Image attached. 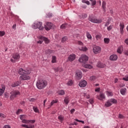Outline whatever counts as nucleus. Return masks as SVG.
I'll list each match as a JSON object with an SVG mask.
<instances>
[{"instance_id":"obj_1","label":"nucleus","mask_w":128,"mask_h":128,"mask_svg":"<svg viewBox=\"0 0 128 128\" xmlns=\"http://www.w3.org/2000/svg\"><path fill=\"white\" fill-rule=\"evenodd\" d=\"M18 72L20 74H21L20 76V80H30V77L28 75L30 74V70L20 68L18 70Z\"/></svg>"},{"instance_id":"obj_2","label":"nucleus","mask_w":128,"mask_h":128,"mask_svg":"<svg viewBox=\"0 0 128 128\" xmlns=\"http://www.w3.org/2000/svg\"><path fill=\"white\" fill-rule=\"evenodd\" d=\"M46 82L45 80H38L36 84V86L38 90H42V88H44L46 86Z\"/></svg>"},{"instance_id":"obj_3","label":"nucleus","mask_w":128,"mask_h":128,"mask_svg":"<svg viewBox=\"0 0 128 128\" xmlns=\"http://www.w3.org/2000/svg\"><path fill=\"white\" fill-rule=\"evenodd\" d=\"M20 118L22 120V122L23 124H34L36 122V120H26L24 118H26V116L24 114H22L20 116Z\"/></svg>"},{"instance_id":"obj_4","label":"nucleus","mask_w":128,"mask_h":128,"mask_svg":"<svg viewBox=\"0 0 128 128\" xmlns=\"http://www.w3.org/2000/svg\"><path fill=\"white\" fill-rule=\"evenodd\" d=\"M33 28L35 30L38 28L40 30H44V26H42V22H36L33 24Z\"/></svg>"},{"instance_id":"obj_5","label":"nucleus","mask_w":128,"mask_h":128,"mask_svg":"<svg viewBox=\"0 0 128 128\" xmlns=\"http://www.w3.org/2000/svg\"><path fill=\"white\" fill-rule=\"evenodd\" d=\"M88 20L90 22H94V24H100V22H102V20L96 19V18L93 16H89Z\"/></svg>"},{"instance_id":"obj_6","label":"nucleus","mask_w":128,"mask_h":128,"mask_svg":"<svg viewBox=\"0 0 128 128\" xmlns=\"http://www.w3.org/2000/svg\"><path fill=\"white\" fill-rule=\"evenodd\" d=\"M20 92H18V90H14V91H12L10 92V99L12 100H14V98H17V96H20Z\"/></svg>"},{"instance_id":"obj_7","label":"nucleus","mask_w":128,"mask_h":128,"mask_svg":"<svg viewBox=\"0 0 128 128\" xmlns=\"http://www.w3.org/2000/svg\"><path fill=\"white\" fill-rule=\"evenodd\" d=\"M117 101L116 99L112 98L108 100L106 102L105 104V106L108 108L112 104H116Z\"/></svg>"},{"instance_id":"obj_8","label":"nucleus","mask_w":128,"mask_h":128,"mask_svg":"<svg viewBox=\"0 0 128 128\" xmlns=\"http://www.w3.org/2000/svg\"><path fill=\"white\" fill-rule=\"evenodd\" d=\"M88 60V57L84 54H82L81 57L79 58L78 61L80 62H86Z\"/></svg>"},{"instance_id":"obj_9","label":"nucleus","mask_w":128,"mask_h":128,"mask_svg":"<svg viewBox=\"0 0 128 128\" xmlns=\"http://www.w3.org/2000/svg\"><path fill=\"white\" fill-rule=\"evenodd\" d=\"M12 58L14 59L11 58V62H16V60H18L19 58H20V56L18 54L15 53L12 56Z\"/></svg>"},{"instance_id":"obj_10","label":"nucleus","mask_w":128,"mask_h":128,"mask_svg":"<svg viewBox=\"0 0 128 128\" xmlns=\"http://www.w3.org/2000/svg\"><path fill=\"white\" fill-rule=\"evenodd\" d=\"M102 52V48L99 46H95L93 48V52L95 54H98Z\"/></svg>"},{"instance_id":"obj_11","label":"nucleus","mask_w":128,"mask_h":128,"mask_svg":"<svg viewBox=\"0 0 128 128\" xmlns=\"http://www.w3.org/2000/svg\"><path fill=\"white\" fill-rule=\"evenodd\" d=\"M82 73L80 71H77L76 73V80H80L82 78Z\"/></svg>"},{"instance_id":"obj_12","label":"nucleus","mask_w":128,"mask_h":128,"mask_svg":"<svg viewBox=\"0 0 128 128\" xmlns=\"http://www.w3.org/2000/svg\"><path fill=\"white\" fill-rule=\"evenodd\" d=\"M76 60V54H71L69 56L68 58V62H74Z\"/></svg>"},{"instance_id":"obj_13","label":"nucleus","mask_w":128,"mask_h":128,"mask_svg":"<svg viewBox=\"0 0 128 128\" xmlns=\"http://www.w3.org/2000/svg\"><path fill=\"white\" fill-rule=\"evenodd\" d=\"M96 98L100 100H102L106 98V96L104 93H100L99 96H96Z\"/></svg>"},{"instance_id":"obj_14","label":"nucleus","mask_w":128,"mask_h":128,"mask_svg":"<svg viewBox=\"0 0 128 128\" xmlns=\"http://www.w3.org/2000/svg\"><path fill=\"white\" fill-rule=\"evenodd\" d=\"M120 33L121 34H124V22H120Z\"/></svg>"},{"instance_id":"obj_15","label":"nucleus","mask_w":128,"mask_h":128,"mask_svg":"<svg viewBox=\"0 0 128 128\" xmlns=\"http://www.w3.org/2000/svg\"><path fill=\"white\" fill-rule=\"evenodd\" d=\"M52 24L50 22H47L46 25L45 26L44 28L46 30H50L52 28Z\"/></svg>"},{"instance_id":"obj_16","label":"nucleus","mask_w":128,"mask_h":128,"mask_svg":"<svg viewBox=\"0 0 128 128\" xmlns=\"http://www.w3.org/2000/svg\"><path fill=\"white\" fill-rule=\"evenodd\" d=\"M86 86V81L83 80H81L79 84V86L80 88H84Z\"/></svg>"},{"instance_id":"obj_17","label":"nucleus","mask_w":128,"mask_h":128,"mask_svg":"<svg viewBox=\"0 0 128 128\" xmlns=\"http://www.w3.org/2000/svg\"><path fill=\"white\" fill-rule=\"evenodd\" d=\"M40 40H44L45 44H48L50 42V40H48V38L44 36H40Z\"/></svg>"},{"instance_id":"obj_18","label":"nucleus","mask_w":128,"mask_h":128,"mask_svg":"<svg viewBox=\"0 0 128 128\" xmlns=\"http://www.w3.org/2000/svg\"><path fill=\"white\" fill-rule=\"evenodd\" d=\"M97 66L100 68H106V64H102L101 62H98L97 64Z\"/></svg>"},{"instance_id":"obj_19","label":"nucleus","mask_w":128,"mask_h":128,"mask_svg":"<svg viewBox=\"0 0 128 128\" xmlns=\"http://www.w3.org/2000/svg\"><path fill=\"white\" fill-rule=\"evenodd\" d=\"M110 60H118V56L116 54H112L110 56Z\"/></svg>"},{"instance_id":"obj_20","label":"nucleus","mask_w":128,"mask_h":128,"mask_svg":"<svg viewBox=\"0 0 128 128\" xmlns=\"http://www.w3.org/2000/svg\"><path fill=\"white\" fill-rule=\"evenodd\" d=\"M21 126H22V128H34V126L32 124H30L28 126L26 124H22L21 125Z\"/></svg>"},{"instance_id":"obj_21","label":"nucleus","mask_w":128,"mask_h":128,"mask_svg":"<svg viewBox=\"0 0 128 128\" xmlns=\"http://www.w3.org/2000/svg\"><path fill=\"white\" fill-rule=\"evenodd\" d=\"M5 90H6V86H2V88H0V96L2 95V94L4 92Z\"/></svg>"},{"instance_id":"obj_22","label":"nucleus","mask_w":128,"mask_h":128,"mask_svg":"<svg viewBox=\"0 0 128 128\" xmlns=\"http://www.w3.org/2000/svg\"><path fill=\"white\" fill-rule=\"evenodd\" d=\"M58 120H59L60 122H62L64 120V116L62 115H60L58 116Z\"/></svg>"},{"instance_id":"obj_23","label":"nucleus","mask_w":128,"mask_h":128,"mask_svg":"<svg viewBox=\"0 0 128 128\" xmlns=\"http://www.w3.org/2000/svg\"><path fill=\"white\" fill-rule=\"evenodd\" d=\"M83 66L86 68H92V66L90 64H84Z\"/></svg>"},{"instance_id":"obj_24","label":"nucleus","mask_w":128,"mask_h":128,"mask_svg":"<svg viewBox=\"0 0 128 128\" xmlns=\"http://www.w3.org/2000/svg\"><path fill=\"white\" fill-rule=\"evenodd\" d=\"M70 97L67 96L64 99V102L65 104H68V102H70Z\"/></svg>"},{"instance_id":"obj_25","label":"nucleus","mask_w":128,"mask_h":128,"mask_svg":"<svg viewBox=\"0 0 128 128\" xmlns=\"http://www.w3.org/2000/svg\"><path fill=\"white\" fill-rule=\"evenodd\" d=\"M126 88H122L120 90V92L121 94H122V96H124V94H126Z\"/></svg>"},{"instance_id":"obj_26","label":"nucleus","mask_w":128,"mask_h":128,"mask_svg":"<svg viewBox=\"0 0 128 128\" xmlns=\"http://www.w3.org/2000/svg\"><path fill=\"white\" fill-rule=\"evenodd\" d=\"M79 50L82 52H86L88 50V48L85 46H82V47L79 48Z\"/></svg>"},{"instance_id":"obj_27","label":"nucleus","mask_w":128,"mask_h":128,"mask_svg":"<svg viewBox=\"0 0 128 128\" xmlns=\"http://www.w3.org/2000/svg\"><path fill=\"white\" fill-rule=\"evenodd\" d=\"M20 82H17L12 84V86L13 88H16V86H20Z\"/></svg>"},{"instance_id":"obj_28","label":"nucleus","mask_w":128,"mask_h":128,"mask_svg":"<svg viewBox=\"0 0 128 128\" xmlns=\"http://www.w3.org/2000/svg\"><path fill=\"white\" fill-rule=\"evenodd\" d=\"M52 64H55L56 62V56H52Z\"/></svg>"},{"instance_id":"obj_29","label":"nucleus","mask_w":128,"mask_h":128,"mask_svg":"<svg viewBox=\"0 0 128 128\" xmlns=\"http://www.w3.org/2000/svg\"><path fill=\"white\" fill-rule=\"evenodd\" d=\"M106 2L103 1L102 3V8L104 10V12H106Z\"/></svg>"},{"instance_id":"obj_30","label":"nucleus","mask_w":128,"mask_h":128,"mask_svg":"<svg viewBox=\"0 0 128 128\" xmlns=\"http://www.w3.org/2000/svg\"><path fill=\"white\" fill-rule=\"evenodd\" d=\"M122 46L118 47L117 50V52H118V54H122Z\"/></svg>"},{"instance_id":"obj_31","label":"nucleus","mask_w":128,"mask_h":128,"mask_svg":"<svg viewBox=\"0 0 128 128\" xmlns=\"http://www.w3.org/2000/svg\"><path fill=\"white\" fill-rule=\"evenodd\" d=\"M106 92L108 96H114V94L112 92L107 91Z\"/></svg>"},{"instance_id":"obj_32","label":"nucleus","mask_w":128,"mask_h":128,"mask_svg":"<svg viewBox=\"0 0 128 128\" xmlns=\"http://www.w3.org/2000/svg\"><path fill=\"white\" fill-rule=\"evenodd\" d=\"M68 36H65L62 38V42H66L68 40Z\"/></svg>"},{"instance_id":"obj_33","label":"nucleus","mask_w":128,"mask_h":128,"mask_svg":"<svg viewBox=\"0 0 128 128\" xmlns=\"http://www.w3.org/2000/svg\"><path fill=\"white\" fill-rule=\"evenodd\" d=\"M56 102H58V100H52V102H50V106H52L54 104H56Z\"/></svg>"},{"instance_id":"obj_34","label":"nucleus","mask_w":128,"mask_h":128,"mask_svg":"<svg viewBox=\"0 0 128 128\" xmlns=\"http://www.w3.org/2000/svg\"><path fill=\"white\" fill-rule=\"evenodd\" d=\"M104 44H107L110 42V38H104Z\"/></svg>"},{"instance_id":"obj_35","label":"nucleus","mask_w":128,"mask_h":128,"mask_svg":"<svg viewBox=\"0 0 128 128\" xmlns=\"http://www.w3.org/2000/svg\"><path fill=\"white\" fill-rule=\"evenodd\" d=\"M58 94H60V96H64V90H60L58 92Z\"/></svg>"},{"instance_id":"obj_36","label":"nucleus","mask_w":128,"mask_h":128,"mask_svg":"<svg viewBox=\"0 0 128 128\" xmlns=\"http://www.w3.org/2000/svg\"><path fill=\"white\" fill-rule=\"evenodd\" d=\"M86 36L87 38H88V40H92V35H90V32H86Z\"/></svg>"},{"instance_id":"obj_37","label":"nucleus","mask_w":128,"mask_h":128,"mask_svg":"<svg viewBox=\"0 0 128 128\" xmlns=\"http://www.w3.org/2000/svg\"><path fill=\"white\" fill-rule=\"evenodd\" d=\"M72 84H74V82L72 80H70L68 82L67 84L68 86H72Z\"/></svg>"},{"instance_id":"obj_38","label":"nucleus","mask_w":128,"mask_h":128,"mask_svg":"<svg viewBox=\"0 0 128 128\" xmlns=\"http://www.w3.org/2000/svg\"><path fill=\"white\" fill-rule=\"evenodd\" d=\"M6 34L4 31H0V36H4Z\"/></svg>"},{"instance_id":"obj_39","label":"nucleus","mask_w":128,"mask_h":128,"mask_svg":"<svg viewBox=\"0 0 128 128\" xmlns=\"http://www.w3.org/2000/svg\"><path fill=\"white\" fill-rule=\"evenodd\" d=\"M82 2H83L84 4H88V6L90 5V2L88 1V0H82Z\"/></svg>"},{"instance_id":"obj_40","label":"nucleus","mask_w":128,"mask_h":128,"mask_svg":"<svg viewBox=\"0 0 128 128\" xmlns=\"http://www.w3.org/2000/svg\"><path fill=\"white\" fill-rule=\"evenodd\" d=\"M33 110L35 112H38V109L36 107H33Z\"/></svg>"},{"instance_id":"obj_41","label":"nucleus","mask_w":128,"mask_h":128,"mask_svg":"<svg viewBox=\"0 0 128 128\" xmlns=\"http://www.w3.org/2000/svg\"><path fill=\"white\" fill-rule=\"evenodd\" d=\"M22 112V110L20 109H18V111L16 112V114H20V112Z\"/></svg>"},{"instance_id":"obj_42","label":"nucleus","mask_w":128,"mask_h":128,"mask_svg":"<svg viewBox=\"0 0 128 128\" xmlns=\"http://www.w3.org/2000/svg\"><path fill=\"white\" fill-rule=\"evenodd\" d=\"M118 118H122V119H124V116L122 114H119L118 115Z\"/></svg>"},{"instance_id":"obj_43","label":"nucleus","mask_w":128,"mask_h":128,"mask_svg":"<svg viewBox=\"0 0 128 128\" xmlns=\"http://www.w3.org/2000/svg\"><path fill=\"white\" fill-rule=\"evenodd\" d=\"M122 80H125L126 82H128V76L123 78Z\"/></svg>"},{"instance_id":"obj_44","label":"nucleus","mask_w":128,"mask_h":128,"mask_svg":"<svg viewBox=\"0 0 128 128\" xmlns=\"http://www.w3.org/2000/svg\"><path fill=\"white\" fill-rule=\"evenodd\" d=\"M82 18H88V15L86 14H82Z\"/></svg>"},{"instance_id":"obj_45","label":"nucleus","mask_w":128,"mask_h":128,"mask_svg":"<svg viewBox=\"0 0 128 128\" xmlns=\"http://www.w3.org/2000/svg\"><path fill=\"white\" fill-rule=\"evenodd\" d=\"M60 28H66V24H62Z\"/></svg>"},{"instance_id":"obj_46","label":"nucleus","mask_w":128,"mask_h":128,"mask_svg":"<svg viewBox=\"0 0 128 128\" xmlns=\"http://www.w3.org/2000/svg\"><path fill=\"white\" fill-rule=\"evenodd\" d=\"M112 28V25H110L108 27L107 30H111Z\"/></svg>"},{"instance_id":"obj_47","label":"nucleus","mask_w":128,"mask_h":128,"mask_svg":"<svg viewBox=\"0 0 128 128\" xmlns=\"http://www.w3.org/2000/svg\"><path fill=\"white\" fill-rule=\"evenodd\" d=\"M96 0H92V6H96Z\"/></svg>"},{"instance_id":"obj_48","label":"nucleus","mask_w":128,"mask_h":128,"mask_svg":"<svg viewBox=\"0 0 128 128\" xmlns=\"http://www.w3.org/2000/svg\"><path fill=\"white\" fill-rule=\"evenodd\" d=\"M96 78V76H92L90 77V80H94Z\"/></svg>"},{"instance_id":"obj_49","label":"nucleus","mask_w":128,"mask_h":128,"mask_svg":"<svg viewBox=\"0 0 128 128\" xmlns=\"http://www.w3.org/2000/svg\"><path fill=\"white\" fill-rule=\"evenodd\" d=\"M42 42H44V40L40 39V40H39L37 42V44H42Z\"/></svg>"},{"instance_id":"obj_50","label":"nucleus","mask_w":128,"mask_h":128,"mask_svg":"<svg viewBox=\"0 0 128 128\" xmlns=\"http://www.w3.org/2000/svg\"><path fill=\"white\" fill-rule=\"evenodd\" d=\"M6 115L2 114V113H0V118H6Z\"/></svg>"},{"instance_id":"obj_51","label":"nucleus","mask_w":128,"mask_h":128,"mask_svg":"<svg viewBox=\"0 0 128 128\" xmlns=\"http://www.w3.org/2000/svg\"><path fill=\"white\" fill-rule=\"evenodd\" d=\"M55 72H60V68H58L54 69Z\"/></svg>"},{"instance_id":"obj_52","label":"nucleus","mask_w":128,"mask_h":128,"mask_svg":"<svg viewBox=\"0 0 128 128\" xmlns=\"http://www.w3.org/2000/svg\"><path fill=\"white\" fill-rule=\"evenodd\" d=\"M76 122H82V124H84V122L80 120H78V119L76 120Z\"/></svg>"},{"instance_id":"obj_53","label":"nucleus","mask_w":128,"mask_h":128,"mask_svg":"<svg viewBox=\"0 0 128 128\" xmlns=\"http://www.w3.org/2000/svg\"><path fill=\"white\" fill-rule=\"evenodd\" d=\"M78 44L80 46H83L84 45V43H82V42L80 41H78Z\"/></svg>"},{"instance_id":"obj_54","label":"nucleus","mask_w":128,"mask_h":128,"mask_svg":"<svg viewBox=\"0 0 128 128\" xmlns=\"http://www.w3.org/2000/svg\"><path fill=\"white\" fill-rule=\"evenodd\" d=\"M89 102L90 104H94V99H90L89 100Z\"/></svg>"},{"instance_id":"obj_55","label":"nucleus","mask_w":128,"mask_h":128,"mask_svg":"<svg viewBox=\"0 0 128 128\" xmlns=\"http://www.w3.org/2000/svg\"><path fill=\"white\" fill-rule=\"evenodd\" d=\"M96 38L97 40H98L100 38V35H97L96 36Z\"/></svg>"},{"instance_id":"obj_56","label":"nucleus","mask_w":128,"mask_h":128,"mask_svg":"<svg viewBox=\"0 0 128 128\" xmlns=\"http://www.w3.org/2000/svg\"><path fill=\"white\" fill-rule=\"evenodd\" d=\"M3 128H10V126L8 125H5Z\"/></svg>"},{"instance_id":"obj_57","label":"nucleus","mask_w":128,"mask_h":128,"mask_svg":"<svg viewBox=\"0 0 128 128\" xmlns=\"http://www.w3.org/2000/svg\"><path fill=\"white\" fill-rule=\"evenodd\" d=\"M75 111H76V110L74 109H72V110H70V113L71 114H74Z\"/></svg>"},{"instance_id":"obj_58","label":"nucleus","mask_w":128,"mask_h":128,"mask_svg":"<svg viewBox=\"0 0 128 128\" xmlns=\"http://www.w3.org/2000/svg\"><path fill=\"white\" fill-rule=\"evenodd\" d=\"M100 88H97L95 90V92H100Z\"/></svg>"},{"instance_id":"obj_59","label":"nucleus","mask_w":128,"mask_h":128,"mask_svg":"<svg viewBox=\"0 0 128 128\" xmlns=\"http://www.w3.org/2000/svg\"><path fill=\"white\" fill-rule=\"evenodd\" d=\"M124 42H125V44H128V38L125 40Z\"/></svg>"},{"instance_id":"obj_60","label":"nucleus","mask_w":128,"mask_h":128,"mask_svg":"<svg viewBox=\"0 0 128 128\" xmlns=\"http://www.w3.org/2000/svg\"><path fill=\"white\" fill-rule=\"evenodd\" d=\"M46 100H44V106H46Z\"/></svg>"},{"instance_id":"obj_61","label":"nucleus","mask_w":128,"mask_h":128,"mask_svg":"<svg viewBox=\"0 0 128 128\" xmlns=\"http://www.w3.org/2000/svg\"><path fill=\"white\" fill-rule=\"evenodd\" d=\"M36 100V99L34 98H31L30 100V102H34Z\"/></svg>"},{"instance_id":"obj_62","label":"nucleus","mask_w":128,"mask_h":128,"mask_svg":"<svg viewBox=\"0 0 128 128\" xmlns=\"http://www.w3.org/2000/svg\"><path fill=\"white\" fill-rule=\"evenodd\" d=\"M16 28V24H14V25L12 26V28Z\"/></svg>"},{"instance_id":"obj_63","label":"nucleus","mask_w":128,"mask_h":128,"mask_svg":"<svg viewBox=\"0 0 128 128\" xmlns=\"http://www.w3.org/2000/svg\"><path fill=\"white\" fill-rule=\"evenodd\" d=\"M110 24V22H106V24H105V26H108Z\"/></svg>"},{"instance_id":"obj_64","label":"nucleus","mask_w":128,"mask_h":128,"mask_svg":"<svg viewBox=\"0 0 128 128\" xmlns=\"http://www.w3.org/2000/svg\"><path fill=\"white\" fill-rule=\"evenodd\" d=\"M118 78H115L114 83L116 84V82H118Z\"/></svg>"}]
</instances>
